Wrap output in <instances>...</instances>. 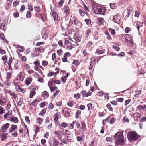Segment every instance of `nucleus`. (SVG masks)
<instances>
[{
  "label": "nucleus",
  "mask_w": 146,
  "mask_h": 146,
  "mask_svg": "<svg viewBox=\"0 0 146 146\" xmlns=\"http://www.w3.org/2000/svg\"><path fill=\"white\" fill-rule=\"evenodd\" d=\"M67 78L65 77H62L61 78V80L63 82L65 83L67 80Z\"/></svg>",
  "instance_id": "nucleus-59"
},
{
  "label": "nucleus",
  "mask_w": 146,
  "mask_h": 146,
  "mask_svg": "<svg viewBox=\"0 0 146 146\" xmlns=\"http://www.w3.org/2000/svg\"><path fill=\"white\" fill-rule=\"evenodd\" d=\"M68 109V108H65L64 110H62V113L64 114L65 117H68L70 115V111L68 110H67Z\"/></svg>",
  "instance_id": "nucleus-9"
},
{
  "label": "nucleus",
  "mask_w": 146,
  "mask_h": 146,
  "mask_svg": "<svg viewBox=\"0 0 146 146\" xmlns=\"http://www.w3.org/2000/svg\"><path fill=\"white\" fill-rule=\"evenodd\" d=\"M112 56H114V55H117L118 56H120L122 57H123L125 56V54L123 52H120L119 54H113L112 55Z\"/></svg>",
  "instance_id": "nucleus-35"
},
{
  "label": "nucleus",
  "mask_w": 146,
  "mask_h": 146,
  "mask_svg": "<svg viewBox=\"0 0 146 146\" xmlns=\"http://www.w3.org/2000/svg\"><path fill=\"white\" fill-rule=\"evenodd\" d=\"M106 107L110 111H113V110L110 104L108 103L106 105Z\"/></svg>",
  "instance_id": "nucleus-31"
},
{
  "label": "nucleus",
  "mask_w": 146,
  "mask_h": 146,
  "mask_svg": "<svg viewBox=\"0 0 146 146\" xmlns=\"http://www.w3.org/2000/svg\"><path fill=\"white\" fill-rule=\"evenodd\" d=\"M117 101L120 102H123V99L122 98H117L116 99Z\"/></svg>",
  "instance_id": "nucleus-56"
},
{
  "label": "nucleus",
  "mask_w": 146,
  "mask_h": 146,
  "mask_svg": "<svg viewBox=\"0 0 146 146\" xmlns=\"http://www.w3.org/2000/svg\"><path fill=\"white\" fill-rule=\"evenodd\" d=\"M58 44L60 46L62 47V46H63V42L62 40H59L58 42Z\"/></svg>",
  "instance_id": "nucleus-63"
},
{
  "label": "nucleus",
  "mask_w": 146,
  "mask_h": 146,
  "mask_svg": "<svg viewBox=\"0 0 146 146\" xmlns=\"http://www.w3.org/2000/svg\"><path fill=\"white\" fill-rule=\"evenodd\" d=\"M46 110H45L44 109H43L39 113V115L43 116L44 115V114L46 112Z\"/></svg>",
  "instance_id": "nucleus-34"
},
{
  "label": "nucleus",
  "mask_w": 146,
  "mask_h": 146,
  "mask_svg": "<svg viewBox=\"0 0 146 146\" xmlns=\"http://www.w3.org/2000/svg\"><path fill=\"white\" fill-rule=\"evenodd\" d=\"M123 122L127 123L129 122V120L127 117L125 116L123 117Z\"/></svg>",
  "instance_id": "nucleus-45"
},
{
  "label": "nucleus",
  "mask_w": 146,
  "mask_h": 146,
  "mask_svg": "<svg viewBox=\"0 0 146 146\" xmlns=\"http://www.w3.org/2000/svg\"><path fill=\"white\" fill-rule=\"evenodd\" d=\"M60 92V90H57L56 92L54 93L52 97V99H54L55 97L56 96V95L58 94Z\"/></svg>",
  "instance_id": "nucleus-32"
},
{
  "label": "nucleus",
  "mask_w": 146,
  "mask_h": 146,
  "mask_svg": "<svg viewBox=\"0 0 146 146\" xmlns=\"http://www.w3.org/2000/svg\"><path fill=\"white\" fill-rule=\"evenodd\" d=\"M141 122H143L146 121V117H142L140 120Z\"/></svg>",
  "instance_id": "nucleus-41"
},
{
  "label": "nucleus",
  "mask_w": 146,
  "mask_h": 146,
  "mask_svg": "<svg viewBox=\"0 0 146 146\" xmlns=\"http://www.w3.org/2000/svg\"><path fill=\"white\" fill-rule=\"evenodd\" d=\"M54 117L55 121H58V119L61 118L60 113L59 112H57L54 115Z\"/></svg>",
  "instance_id": "nucleus-10"
},
{
  "label": "nucleus",
  "mask_w": 146,
  "mask_h": 146,
  "mask_svg": "<svg viewBox=\"0 0 146 146\" xmlns=\"http://www.w3.org/2000/svg\"><path fill=\"white\" fill-rule=\"evenodd\" d=\"M74 97L75 98L78 99L80 97V95L79 93L76 94L74 95Z\"/></svg>",
  "instance_id": "nucleus-49"
},
{
  "label": "nucleus",
  "mask_w": 146,
  "mask_h": 146,
  "mask_svg": "<svg viewBox=\"0 0 146 146\" xmlns=\"http://www.w3.org/2000/svg\"><path fill=\"white\" fill-rule=\"evenodd\" d=\"M55 74V73L53 72L52 71L50 72V73H48V77L52 76L53 75H54Z\"/></svg>",
  "instance_id": "nucleus-61"
},
{
  "label": "nucleus",
  "mask_w": 146,
  "mask_h": 146,
  "mask_svg": "<svg viewBox=\"0 0 146 146\" xmlns=\"http://www.w3.org/2000/svg\"><path fill=\"white\" fill-rule=\"evenodd\" d=\"M9 94L11 96H13V97L15 99H16L17 97V96L16 94L15 93V92H9Z\"/></svg>",
  "instance_id": "nucleus-26"
},
{
  "label": "nucleus",
  "mask_w": 146,
  "mask_h": 146,
  "mask_svg": "<svg viewBox=\"0 0 146 146\" xmlns=\"http://www.w3.org/2000/svg\"><path fill=\"white\" fill-rule=\"evenodd\" d=\"M0 38H1L3 41L5 39L4 35L3 33H0Z\"/></svg>",
  "instance_id": "nucleus-36"
},
{
  "label": "nucleus",
  "mask_w": 146,
  "mask_h": 146,
  "mask_svg": "<svg viewBox=\"0 0 146 146\" xmlns=\"http://www.w3.org/2000/svg\"><path fill=\"white\" fill-rule=\"evenodd\" d=\"M81 127L80 129V131L82 133H83L86 130V127L85 125V123L84 122H82L81 123Z\"/></svg>",
  "instance_id": "nucleus-8"
},
{
  "label": "nucleus",
  "mask_w": 146,
  "mask_h": 146,
  "mask_svg": "<svg viewBox=\"0 0 146 146\" xmlns=\"http://www.w3.org/2000/svg\"><path fill=\"white\" fill-rule=\"evenodd\" d=\"M137 108L139 110H142L146 108V105H145L144 106L139 105L137 106Z\"/></svg>",
  "instance_id": "nucleus-20"
},
{
  "label": "nucleus",
  "mask_w": 146,
  "mask_h": 146,
  "mask_svg": "<svg viewBox=\"0 0 146 146\" xmlns=\"http://www.w3.org/2000/svg\"><path fill=\"white\" fill-rule=\"evenodd\" d=\"M131 30V29L128 27H127L126 28L125 30V32L126 33H128Z\"/></svg>",
  "instance_id": "nucleus-52"
},
{
  "label": "nucleus",
  "mask_w": 146,
  "mask_h": 146,
  "mask_svg": "<svg viewBox=\"0 0 146 146\" xmlns=\"http://www.w3.org/2000/svg\"><path fill=\"white\" fill-rule=\"evenodd\" d=\"M93 61H92L90 62V66L89 67V69L90 70H91L92 68V67H93Z\"/></svg>",
  "instance_id": "nucleus-40"
},
{
  "label": "nucleus",
  "mask_w": 146,
  "mask_h": 146,
  "mask_svg": "<svg viewBox=\"0 0 146 146\" xmlns=\"http://www.w3.org/2000/svg\"><path fill=\"white\" fill-rule=\"evenodd\" d=\"M79 12L80 14L82 16H84L85 14H87V12L84 9H79Z\"/></svg>",
  "instance_id": "nucleus-11"
},
{
  "label": "nucleus",
  "mask_w": 146,
  "mask_h": 146,
  "mask_svg": "<svg viewBox=\"0 0 146 146\" xmlns=\"http://www.w3.org/2000/svg\"><path fill=\"white\" fill-rule=\"evenodd\" d=\"M61 126L64 128H66L68 126V125L66 123L63 122L61 124Z\"/></svg>",
  "instance_id": "nucleus-47"
},
{
  "label": "nucleus",
  "mask_w": 146,
  "mask_h": 146,
  "mask_svg": "<svg viewBox=\"0 0 146 146\" xmlns=\"http://www.w3.org/2000/svg\"><path fill=\"white\" fill-rule=\"evenodd\" d=\"M49 88L51 92L54 91L56 90L57 89V87L56 86L52 87H50Z\"/></svg>",
  "instance_id": "nucleus-39"
},
{
  "label": "nucleus",
  "mask_w": 146,
  "mask_h": 146,
  "mask_svg": "<svg viewBox=\"0 0 146 146\" xmlns=\"http://www.w3.org/2000/svg\"><path fill=\"white\" fill-rule=\"evenodd\" d=\"M52 144L50 143V146H58L59 142L55 138H54L52 141Z\"/></svg>",
  "instance_id": "nucleus-7"
},
{
  "label": "nucleus",
  "mask_w": 146,
  "mask_h": 146,
  "mask_svg": "<svg viewBox=\"0 0 146 146\" xmlns=\"http://www.w3.org/2000/svg\"><path fill=\"white\" fill-rule=\"evenodd\" d=\"M38 102V99H35L33 102L31 103H30V104H34L33 106L36 107V105L37 104Z\"/></svg>",
  "instance_id": "nucleus-25"
},
{
  "label": "nucleus",
  "mask_w": 146,
  "mask_h": 146,
  "mask_svg": "<svg viewBox=\"0 0 146 146\" xmlns=\"http://www.w3.org/2000/svg\"><path fill=\"white\" fill-rule=\"evenodd\" d=\"M64 13L65 14H67L69 13L70 10L69 7H65L64 8Z\"/></svg>",
  "instance_id": "nucleus-21"
},
{
  "label": "nucleus",
  "mask_w": 146,
  "mask_h": 146,
  "mask_svg": "<svg viewBox=\"0 0 146 146\" xmlns=\"http://www.w3.org/2000/svg\"><path fill=\"white\" fill-rule=\"evenodd\" d=\"M0 53L1 54H5V51L2 49H1L0 50Z\"/></svg>",
  "instance_id": "nucleus-64"
},
{
  "label": "nucleus",
  "mask_w": 146,
  "mask_h": 146,
  "mask_svg": "<svg viewBox=\"0 0 146 146\" xmlns=\"http://www.w3.org/2000/svg\"><path fill=\"white\" fill-rule=\"evenodd\" d=\"M98 22L100 23H102L104 21V19L102 17L98 18Z\"/></svg>",
  "instance_id": "nucleus-33"
},
{
  "label": "nucleus",
  "mask_w": 146,
  "mask_h": 146,
  "mask_svg": "<svg viewBox=\"0 0 146 146\" xmlns=\"http://www.w3.org/2000/svg\"><path fill=\"white\" fill-rule=\"evenodd\" d=\"M112 138L111 137H107L106 139V140L107 141L111 142L112 141Z\"/></svg>",
  "instance_id": "nucleus-54"
},
{
  "label": "nucleus",
  "mask_w": 146,
  "mask_h": 146,
  "mask_svg": "<svg viewBox=\"0 0 146 146\" xmlns=\"http://www.w3.org/2000/svg\"><path fill=\"white\" fill-rule=\"evenodd\" d=\"M63 51L62 50H57V53L59 55H61L63 54Z\"/></svg>",
  "instance_id": "nucleus-44"
},
{
  "label": "nucleus",
  "mask_w": 146,
  "mask_h": 146,
  "mask_svg": "<svg viewBox=\"0 0 146 146\" xmlns=\"http://www.w3.org/2000/svg\"><path fill=\"white\" fill-rule=\"evenodd\" d=\"M140 13L137 11H136L135 12V16L137 17H138L139 16Z\"/></svg>",
  "instance_id": "nucleus-60"
},
{
  "label": "nucleus",
  "mask_w": 146,
  "mask_h": 146,
  "mask_svg": "<svg viewBox=\"0 0 146 146\" xmlns=\"http://www.w3.org/2000/svg\"><path fill=\"white\" fill-rule=\"evenodd\" d=\"M86 91L85 90H84L80 92V94L82 95V97H85V95H86Z\"/></svg>",
  "instance_id": "nucleus-53"
},
{
  "label": "nucleus",
  "mask_w": 146,
  "mask_h": 146,
  "mask_svg": "<svg viewBox=\"0 0 146 146\" xmlns=\"http://www.w3.org/2000/svg\"><path fill=\"white\" fill-rule=\"evenodd\" d=\"M78 60H74L73 61L72 64H74L76 66H77L78 65Z\"/></svg>",
  "instance_id": "nucleus-50"
},
{
  "label": "nucleus",
  "mask_w": 146,
  "mask_h": 146,
  "mask_svg": "<svg viewBox=\"0 0 146 146\" xmlns=\"http://www.w3.org/2000/svg\"><path fill=\"white\" fill-rule=\"evenodd\" d=\"M32 81V78H28L27 80L25 81V82L26 84L27 85H29L30 83H31V82Z\"/></svg>",
  "instance_id": "nucleus-27"
},
{
  "label": "nucleus",
  "mask_w": 146,
  "mask_h": 146,
  "mask_svg": "<svg viewBox=\"0 0 146 146\" xmlns=\"http://www.w3.org/2000/svg\"><path fill=\"white\" fill-rule=\"evenodd\" d=\"M19 3V1L16 0L13 3V5L14 6H17Z\"/></svg>",
  "instance_id": "nucleus-46"
},
{
  "label": "nucleus",
  "mask_w": 146,
  "mask_h": 146,
  "mask_svg": "<svg viewBox=\"0 0 146 146\" xmlns=\"http://www.w3.org/2000/svg\"><path fill=\"white\" fill-rule=\"evenodd\" d=\"M99 7L97 5L94 4L92 5V8L96 12L97 10L99 8Z\"/></svg>",
  "instance_id": "nucleus-24"
},
{
  "label": "nucleus",
  "mask_w": 146,
  "mask_h": 146,
  "mask_svg": "<svg viewBox=\"0 0 146 146\" xmlns=\"http://www.w3.org/2000/svg\"><path fill=\"white\" fill-rule=\"evenodd\" d=\"M76 122V121H74L73 122L71 123L70 124V126L69 127V129H71L73 128L74 125L75 124V123Z\"/></svg>",
  "instance_id": "nucleus-28"
},
{
  "label": "nucleus",
  "mask_w": 146,
  "mask_h": 146,
  "mask_svg": "<svg viewBox=\"0 0 146 146\" xmlns=\"http://www.w3.org/2000/svg\"><path fill=\"white\" fill-rule=\"evenodd\" d=\"M17 126L16 125L12 124L11 125V127L9 129V133H11L14 131V129L17 128Z\"/></svg>",
  "instance_id": "nucleus-13"
},
{
  "label": "nucleus",
  "mask_w": 146,
  "mask_h": 146,
  "mask_svg": "<svg viewBox=\"0 0 146 146\" xmlns=\"http://www.w3.org/2000/svg\"><path fill=\"white\" fill-rule=\"evenodd\" d=\"M35 93L36 92H31L30 93V98H33V96L35 95Z\"/></svg>",
  "instance_id": "nucleus-42"
},
{
  "label": "nucleus",
  "mask_w": 146,
  "mask_h": 146,
  "mask_svg": "<svg viewBox=\"0 0 146 146\" xmlns=\"http://www.w3.org/2000/svg\"><path fill=\"white\" fill-rule=\"evenodd\" d=\"M106 11L105 9L99 7V8L97 10L96 13L98 14H102L104 15H105V13H106Z\"/></svg>",
  "instance_id": "nucleus-3"
},
{
  "label": "nucleus",
  "mask_w": 146,
  "mask_h": 146,
  "mask_svg": "<svg viewBox=\"0 0 146 146\" xmlns=\"http://www.w3.org/2000/svg\"><path fill=\"white\" fill-rule=\"evenodd\" d=\"M66 133L64 134V135L68 138H71L72 136V134L68 130H66L65 131Z\"/></svg>",
  "instance_id": "nucleus-12"
},
{
  "label": "nucleus",
  "mask_w": 146,
  "mask_h": 146,
  "mask_svg": "<svg viewBox=\"0 0 146 146\" xmlns=\"http://www.w3.org/2000/svg\"><path fill=\"white\" fill-rule=\"evenodd\" d=\"M105 49H103L102 50H100L99 49H97L96 50V53H97L98 54H101L104 53L105 52Z\"/></svg>",
  "instance_id": "nucleus-19"
},
{
  "label": "nucleus",
  "mask_w": 146,
  "mask_h": 146,
  "mask_svg": "<svg viewBox=\"0 0 146 146\" xmlns=\"http://www.w3.org/2000/svg\"><path fill=\"white\" fill-rule=\"evenodd\" d=\"M42 64L43 66H45V65H48V62L47 61L44 60L42 61Z\"/></svg>",
  "instance_id": "nucleus-57"
},
{
  "label": "nucleus",
  "mask_w": 146,
  "mask_h": 146,
  "mask_svg": "<svg viewBox=\"0 0 146 146\" xmlns=\"http://www.w3.org/2000/svg\"><path fill=\"white\" fill-rule=\"evenodd\" d=\"M42 96L43 97L47 98L49 96L48 93L46 91H44L42 93Z\"/></svg>",
  "instance_id": "nucleus-17"
},
{
  "label": "nucleus",
  "mask_w": 146,
  "mask_h": 146,
  "mask_svg": "<svg viewBox=\"0 0 146 146\" xmlns=\"http://www.w3.org/2000/svg\"><path fill=\"white\" fill-rule=\"evenodd\" d=\"M23 103V98L20 97L19 99V100L17 103V104L18 106H21Z\"/></svg>",
  "instance_id": "nucleus-22"
},
{
  "label": "nucleus",
  "mask_w": 146,
  "mask_h": 146,
  "mask_svg": "<svg viewBox=\"0 0 146 146\" xmlns=\"http://www.w3.org/2000/svg\"><path fill=\"white\" fill-rule=\"evenodd\" d=\"M0 136H1V141H5L7 139L6 135L4 134L3 133H0Z\"/></svg>",
  "instance_id": "nucleus-15"
},
{
  "label": "nucleus",
  "mask_w": 146,
  "mask_h": 146,
  "mask_svg": "<svg viewBox=\"0 0 146 146\" xmlns=\"http://www.w3.org/2000/svg\"><path fill=\"white\" fill-rule=\"evenodd\" d=\"M127 136L129 141H135L140 137V136L137 133H134L131 131L128 133Z\"/></svg>",
  "instance_id": "nucleus-2"
},
{
  "label": "nucleus",
  "mask_w": 146,
  "mask_h": 146,
  "mask_svg": "<svg viewBox=\"0 0 146 146\" xmlns=\"http://www.w3.org/2000/svg\"><path fill=\"white\" fill-rule=\"evenodd\" d=\"M127 39L128 44V45L131 44V46L133 44V40L132 39L131 36L129 34H127Z\"/></svg>",
  "instance_id": "nucleus-5"
},
{
  "label": "nucleus",
  "mask_w": 146,
  "mask_h": 146,
  "mask_svg": "<svg viewBox=\"0 0 146 146\" xmlns=\"http://www.w3.org/2000/svg\"><path fill=\"white\" fill-rule=\"evenodd\" d=\"M113 21L116 23H119L120 22V17L119 13H117L114 16L113 18Z\"/></svg>",
  "instance_id": "nucleus-4"
},
{
  "label": "nucleus",
  "mask_w": 146,
  "mask_h": 146,
  "mask_svg": "<svg viewBox=\"0 0 146 146\" xmlns=\"http://www.w3.org/2000/svg\"><path fill=\"white\" fill-rule=\"evenodd\" d=\"M37 123L40 125L42 123L43 119L40 117H38L36 119Z\"/></svg>",
  "instance_id": "nucleus-29"
},
{
  "label": "nucleus",
  "mask_w": 146,
  "mask_h": 146,
  "mask_svg": "<svg viewBox=\"0 0 146 146\" xmlns=\"http://www.w3.org/2000/svg\"><path fill=\"white\" fill-rule=\"evenodd\" d=\"M137 29L139 31V28L141 27L143 25V23L140 22H137Z\"/></svg>",
  "instance_id": "nucleus-23"
},
{
  "label": "nucleus",
  "mask_w": 146,
  "mask_h": 146,
  "mask_svg": "<svg viewBox=\"0 0 146 146\" xmlns=\"http://www.w3.org/2000/svg\"><path fill=\"white\" fill-rule=\"evenodd\" d=\"M10 121L13 122L15 123H17L18 122V119L17 117H14L13 116H11L10 119Z\"/></svg>",
  "instance_id": "nucleus-14"
},
{
  "label": "nucleus",
  "mask_w": 146,
  "mask_h": 146,
  "mask_svg": "<svg viewBox=\"0 0 146 146\" xmlns=\"http://www.w3.org/2000/svg\"><path fill=\"white\" fill-rule=\"evenodd\" d=\"M113 47L115 50L117 51H119L120 49L119 47L115 45L113 46Z\"/></svg>",
  "instance_id": "nucleus-55"
},
{
  "label": "nucleus",
  "mask_w": 146,
  "mask_h": 146,
  "mask_svg": "<svg viewBox=\"0 0 146 146\" xmlns=\"http://www.w3.org/2000/svg\"><path fill=\"white\" fill-rule=\"evenodd\" d=\"M114 138L117 144L120 145H123L125 144L123 133L121 132H119L116 133L114 135Z\"/></svg>",
  "instance_id": "nucleus-1"
},
{
  "label": "nucleus",
  "mask_w": 146,
  "mask_h": 146,
  "mask_svg": "<svg viewBox=\"0 0 146 146\" xmlns=\"http://www.w3.org/2000/svg\"><path fill=\"white\" fill-rule=\"evenodd\" d=\"M13 15L15 17L17 18L19 17V14L18 13L15 12L14 13Z\"/></svg>",
  "instance_id": "nucleus-58"
},
{
  "label": "nucleus",
  "mask_w": 146,
  "mask_h": 146,
  "mask_svg": "<svg viewBox=\"0 0 146 146\" xmlns=\"http://www.w3.org/2000/svg\"><path fill=\"white\" fill-rule=\"evenodd\" d=\"M75 37H74V39L76 41L78 42H80L81 38V37L78 35H77V36L76 35L75 36Z\"/></svg>",
  "instance_id": "nucleus-18"
},
{
  "label": "nucleus",
  "mask_w": 146,
  "mask_h": 146,
  "mask_svg": "<svg viewBox=\"0 0 146 146\" xmlns=\"http://www.w3.org/2000/svg\"><path fill=\"white\" fill-rule=\"evenodd\" d=\"M52 16L53 17V18L54 20H56L58 19V15L56 13L53 12Z\"/></svg>",
  "instance_id": "nucleus-16"
},
{
  "label": "nucleus",
  "mask_w": 146,
  "mask_h": 146,
  "mask_svg": "<svg viewBox=\"0 0 146 146\" xmlns=\"http://www.w3.org/2000/svg\"><path fill=\"white\" fill-rule=\"evenodd\" d=\"M9 124L7 123L4 124L1 127L0 131L3 133L5 132L7 129L9 127Z\"/></svg>",
  "instance_id": "nucleus-6"
},
{
  "label": "nucleus",
  "mask_w": 146,
  "mask_h": 146,
  "mask_svg": "<svg viewBox=\"0 0 146 146\" xmlns=\"http://www.w3.org/2000/svg\"><path fill=\"white\" fill-rule=\"evenodd\" d=\"M17 79L18 80L22 81L23 80V77L22 76L19 75L17 78Z\"/></svg>",
  "instance_id": "nucleus-48"
},
{
  "label": "nucleus",
  "mask_w": 146,
  "mask_h": 146,
  "mask_svg": "<svg viewBox=\"0 0 146 146\" xmlns=\"http://www.w3.org/2000/svg\"><path fill=\"white\" fill-rule=\"evenodd\" d=\"M85 21L87 25H89L91 22V20L88 19H86L85 20Z\"/></svg>",
  "instance_id": "nucleus-51"
},
{
  "label": "nucleus",
  "mask_w": 146,
  "mask_h": 146,
  "mask_svg": "<svg viewBox=\"0 0 146 146\" xmlns=\"http://www.w3.org/2000/svg\"><path fill=\"white\" fill-rule=\"evenodd\" d=\"M56 58V54L55 53L53 54L52 56V60H54Z\"/></svg>",
  "instance_id": "nucleus-62"
},
{
  "label": "nucleus",
  "mask_w": 146,
  "mask_h": 146,
  "mask_svg": "<svg viewBox=\"0 0 146 146\" xmlns=\"http://www.w3.org/2000/svg\"><path fill=\"white\" fill-rule=\"evenodd\" d=\"M34 9L37 12H39L40 11V8L38 6H35L34 7Z\"/></svg>",
  "instance_id": "nucleus-43"
},
{
  "label": "nucleus",
  "mask_w": 146,
  "mask_h": 146,
  "mask_svg": "<svg viewBox=\"0 0 146 146\" xmlns=\"http://www.w3.org/2000/svg\"><path fill=\"white\" fill-rule=\"evenodd\" d=\"M64 45H66L68 44H69L70 43L68 40V38H64Z\"/></svg>",
  "instance_id": "nucleus-38"
},
{
  "label": "nucleus",
  "mask_w": 146,
  "mask_h": 146,
  "mask_svg": "<svg viewBox=\"0 0 146 146\" xmlns=\"http://www.w3.org/2000/svg\"><path fill=\"white\" fill-rule=\"evenodd\" d=\"M74 104V102L73 101H70L68 102L67 103V105L68 106L72 107Z\"/></svg>",
  "instance_id": "nucleus-30"
},
{
  "label": "nucleus",
  "mask_w": 146,
  "mask_h": 146,
  "mask_svg": "<svg viewBox=\"0 0 146 146\" xmlns=\"http://www.w3.org/2000/svg\"><path fill=\"white\" fill-rule=\"evenodd\" d=\"M31 16V15L30 11H28L27 12L26 17L27 18H29Z\"/></svg>",
  "instance_id": "nucleus-37"
}]
</instances>
